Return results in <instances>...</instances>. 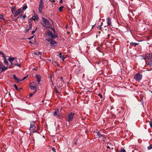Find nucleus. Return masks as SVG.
I'll use <instances>...</instances> for the list:
<instances>
[{
	"mask_svg": "<svg viewBox=\"0 0 152 152\" xmlns=\"http://www.w3.org/2000/svg\"><path fill=\"white\" fill-rule=\"evenodd\" d=\"M42 20L43 23H42V25L47 28H49L50 26V22L49 21L48 19L44 18H42Z\"/></svg>",
	"mask_w": 152,
	"mask_h": 152,
	"instance_id": "1",
	"label": "nucleus"
},
{
	"mask_svg": "<svg viewBox=\"0 0 152 152\" xmlns=\"http://www.w3.org/2000/svg\"><path fill=\"white\" fill-rule=\"evenodd\" d=\"M35 128L36 126L34 124V121H31L30 123V130L31 131L33 132H36Z\"/></svg>",
	"mask_w": 152,
	"mask_h": 152,
	"instance_id": "2",
	"label": "nucleus"
},
{
	"mask_svg": "<svg viewBox=\"0 0 152 152\" xmlns=\"http://www.w3.org/2000/svg\"><path fill=\"white\" fill-rule=\"evenodd\" d=\"M44 7V2L42 0H40L39 8V11L41 13L43 10Z\"/></svg>",
	"mask_w": 152,
	"mask_h": 152,
	"instance_id": "3",
	"label": "nucleus"
},
{
	"mask_svg": "<svg viewBox=\"0 0 152 152\" xmlns=\"http://www.w3.org/2000/svg\"><path fill=\"white\" fill-rule=\"evenodd\" d=\"M74 115V113H70L68 114L67 116L68 121L70 122L72 121Z\"/></svg>",
	"mask_w": 152,
	"mask_h": 152,
	"instance_id": "4",
	"label": "nucleus"
},
{
	"mask_svg": "<svg viewBox=\"0 0 152 152\" xmlns=\"http://www.w3.org/2000/svg\"><path fill=\"white\" fill-rule=\"evenodd\" d=\"M142 75L139 73L137 74L134 76V78L137 80L140 81L142 78Z\"/></svg>",
	"mask_w": 152,
	"mask_h": 152,
	"instance_id": "5",
	"label": "nucleus"
},
{
	"mask_svg": "<svg viewBox=\"0 0 152 152\" xmlns=\"http://www.w3.org/2000/svg\"><path fill=\"white\" fill-rule=\"evenodd\" d=\"M23 12V11L21 9H18L17 11L15 12V14L14 16L16 17L19 14H20V13H22Z\"/></svg>",
	"mask_w": 152,
	"mask_h": 152,
	"instance_id": "6",
	"label": "nucleus"
},
{
	"mask_svg": "<svg viewBox=\"0 0 152 152\" xmlns=\"http://www.w3.org/2000/svg\"><path fill=\"white\" fill-rule=\"evenodd\" d=\"M48 35L49 36H50V37H51V38H53V39H54L55 38H56L57 37V36L56 35H54L53 33H52V32L51 31H49L48 32Z\"/></svg>",
	"mask_w": 152,
	"mask_h": 152,
	"instance_id": "7",
	"label": "nucleus"
},
{
	"mask_svg": "<svg viewBox=\"0 0 152 152\" xmlns=\"http://www.w3.org/2000/svg\"><path fill=\"white\" fill-rule=\"evenodd\" d=\"M35 83L34 82H32L30 83V85L29 86V87L30 88L32 89L33 90H36V87L34 86V84Z\"/></svg>",
	"mask_w": 152,
	"mask_h": 152,
	"instance_id": "8",
	"label": "nucleus"
},
{
	"mask_svg": "<svg viewBox=\"0 0 152 152\" xmlns=\"http://www.w3.org/2000/svg\"><path fill=\"white\" fill-rule=\"evenodd\" d=\"M150 55V53L146 54L145 55V57L144 58V60L147 59L148 60H151V58Z\"/></svg>",
	"mask_w": 152,
	"mask_h": 152,
	"instance_id": "9",
	"label": "nucleus"
},
{
	"mask_svg": "<svg viewBox=\"0 0 152 152\" xmlns=\"http://www.w3.org/2000/svg\"><path fill=\"white\" fill-rule=\"evenodd\" d=\"M111 19L110 18H107L106 19L107 22L108 26H110L111 24Z\"/></svg>",
	"mask_w": 152,
	"mask_h": 152,
	"instance_id": "10",
	"label": "nucleus"
},
{
	"mask_svg": "<svg viewBox=\"0 0 152 152\" xmlns=\"http://www.w3.org/2000/svg\"><path fill=\"white\" fill-rule=\"evenodd\" d=\"M57 43V42L55 41L53 39L51 40V42H50V46L52 47H54V44H55Z\"/></svg>",
	"mask_w": 152,
	"mask_h": 152,
	"instance_id": "11",
	"label": "nucleus"
},
{
	"mask_svg": "<svg viewBox=\"0 0 152 152\" xmlns=\"http://www.w3.org/2000/svg\"><path fill=\"white\" fill-rule=\"evenodd\" d=\"M36 77L37 78V80L38 82V84L41 81V76L40 75H36Z\"/></svg>",
	"mask_w": 152,
	"mask_h": 152,
	"instance_id": "12",
	"label": "nucleus"
},
{
	"mask_svg": "<svg viewBox=\"0 0 152 152\" xmlns=\"http://www.w3.org/2000/svg\"><path fill=\"white\" fill-rule=\"evenodd\" d=\"M63 78L62 77H60L58 78V81L59 83L61 84V85H62L63 83Z\"/></svg>",
	"mask_w": 152,
	"mask_h": 152,
	"instance_id": "13",
	"label": "nucleus"
},
{
	"mask_svg": "<svg viewBox=\"0 0 152 152\" xmlns=\"http://www.w3.org/2000/svg\"><path fill=\"white\" fill-rule=\"evenodd\" d=\"M13 78L14 79L16 80V81L18 82H20V81H21V79H18V78L15 75H13Z\"/></svg>",
	"mask_w": 152,
	"mask_h": 152,
	"instance_id": "14",
	"label": "nucleus"
},
{
	"mask_svg": "<svg viewBox=\"0 0 152 152\" xmlns=\"http://www.w3.org/2000/svg\"><path fill=\"white\" fill-rule=\"evenodd\" d=\"M148 65L149 66L151 67H152L150 70H148V71H151L152 70V60H150V61L149 62Z\"/></svg>",
	"mask_w": 152,
	"mask_h": 152,
	"instance_id": "15",
	"label": "nucleus"
},
{
	"mask_svg": "<svg viewBox=\"0 0 152 152\" xmlns=\"http://www.w3.org/2000/svg\"><path fill=\"white\" fill-rule=\"evenodd\" d=\"M58 56L60 58H61V59L63 61H64L65 59V58L61 53H60L59 54Z\"/></svg>",
	"mask_w": 152,
	"mask_h": 152,
	"instance_id": "16",
	"label": "nucleus"
},
{
	"mask_svg": "<svg viewBox=\"0 0 152 152\" xmlns=\"http://www.w3.org/2000/svg\"><path fill=\"white\" fill-rule=\"evenodd\" d=\"M17 58L14 57H12L9 58L8 59L9 61H10V63L12 64V61H14L15 59H16Z\"/></svg>",
	"mask_w": 152,
	"mask_h": 152,
	"instance_id": "17",
	"label": "nucleus"
},
{
	"mask_svg": "<svg viewBox=\"0 0 152 152\" xmlns=\"http://www.w3.org/2000/svg\"><path fill=\"white\" fill-rule=\"evenodd\" d=\"M34 54L35 55H37V56H40L41 55H42V53L40 52H38L37 51H36L34 52Z\"/></svg>",
	"mask_w": 152,
	"mask_h": 152,
	"instance_id": "18",
	"label": "nucleus"
},
{
	"mask_svg": "<svg viewBox=\"0 0 152 152\" xmlns=\"http://www.w3.org/2000/svg\"><path fill=\"white\" fill-rule=\"evenodd\" d=\"M1 69L2 70V71H4L5 70H6L8 69V67H5L4 66L3 64V66L2 67V68H1Z\"/></svg>",
	"mask_w": 152,
	"mask_h": 152,
	"instance_id": "19",
	"label": "nucleus"
},
{
	"mask_svg": "<svg viewBox=\"0 0 152 152\" xmlns=\"http://www.w3.org/2000/svg\"><path fill=\"white\" fill-rule=\"evenodd\" d=\"M58 110L57 109H56L55 111L54 112L53 115L54 116H56L57 115L58 113Z\"/></svg>",
	"mask_w": 152,
	"mask_h": 152,
	"instance_id": "20",
	"label": "nucleus"
},
{
	"mask_svg": "<svg viewBox=\"0 0 152 152\" xmlns=\"http://www.w3.org/2000/svg\"><path fill=\"white\" fill-rule=\"evenodd\" d=\"M130 43V44L131 45H132L134 46H136V45H137L138 44V43H136L131 42V43Z\"/></svg>",
	"mask_w": 152,
	"mask_h": 152,
	"instance_id": "21",
	"label": "nucleus"
},
{
	"mask_svg": "<svg viewBox=\"0 0 152 152\" xmlns=\"http://www.w3.org/2000/svg\"><path fill=\"white\" fill-rule=\"evenodd\" d=\"M97 135H98V136L99 137H101L103 136V135L102 134H101L99 132H97Z\"/></svg>",
	"mask_w": 152,
	"mask_h": 152,
	"instance_id": "22",
	"label": "nucleus"
},
{
	"mask_svg": "<svg viewBox=\"0 0 152 152\" xmlns=\"http://www.w3.org/2000/svg\"><path fill=\"white\" fill-rule=\"evenodd\" d=\"M15 10V7H13L11 9V11L12 13H14V12Z\"/></svg>",
	"mask_w": 152,
	"mask_h": 152,
	"instance_id": "23",
	"label": "nucleus"
},
{
	"mask_svg": "<svg viewBox=\"0 0 152 152\" xmlns=\"http://www.w3.org/2000/svg\"><path fill=\"white\" fill-rule=\"evenodd\" d=\"M64 7L63 6H61L59 8V10L60 12H61L63 10V9Z\"/></svg>",
	"mask_w": 152,
	"mask_h": 152,
	"instance_id": "24",
	"label": "nucleus"
},
{
	"mask_svg": "<svg viewBox=\"0 0 152 152\" xmlns=\"http://www.w3.org/2000/svg\"><path fill=\"white\" fill-rule=\"evenodd\" d=\"M13 65L15 66H17L19 67H20V63H15L14 64H13Z\"/></svg>",
	"mask_w": 152,
	"mask_h": 152,
	"instance_id": "25",
	"label": "nucleus"
},
{
	"mask_svg": "<svg viewBox=\"0 0 152 152\" xmlns=\"http://www.w3.org/2000/svg\"><path fill=\"white\" fill-rule=\"evenodd\" d=\"M0 18L2 20L5 21V20L3 16L2 15H0Z\"/></svg>",
	"mask_w": 152,
	"mask_h": 152,
	"instance_id": "26",
	"label": "nucleus"
},
{
	"mask_svg": "<svg viewBox=\"0 0 152 152\" xmlns=\"http://www.w3.org/2000/svg\"><path fill=\"white\" fill-rule=\"evenodd\" d=\"M152 149V145H151L148 147V150H150Z\"/></svg>",
	"mask_w": 152,
	"mask_h": 152,
	"instance_id": "27",
	"label": "nucleus"
},
{
	"mask_svg": "<svg viewBox=\"0 0 152 152\" xmlns=\"http://www.w3.org/2000/svg\"><path fill=\"white\" fill-rule=\"evenodd\" d=\"M36 90H35L34 92L33 93H31L29 94L30 96H32L36 92Z\"/></svg>",
	"mask_w": 152,
	"mask_h": 152,
	"instance_id": "28",
	"label": "nucleus"
},
{
	"mask_svg": "<svg viewBox=\"0 0 152 152\" xmlns=\"http://www.w3.org/2000/svg\"><path fill=\"white\" fill-rule=\"evenodd\" d=\"M27 8V5H25L23 7V10H25Z\"/></svg>",
	"mask_w": 152,
	"mask_h": 152,
	"instance_id": "29",
	"label": "nucleus"
},
{
	"mask_svg": "<svg viewBox=\"0 0 152 152\" xmlns=\"http://www.w3.org/2000/svg\"><path fill=\"white\" fill-rule=\"evenodd\" d=\"M121 152H126V151L124 149L121 148Z\"/></svg>",
	"mask_w": 152,
	"mask_h": 152,
	"instance_id": "30",
	"label": "nucleus"
},
{
	"mask_svg": "<svg viewBox=\"0 0 152 152\" xmlns=\"http://www.w3.org/2000/svg\"><path fill=\"white\" fill-rule=\"evenodd\" d=\"M34 18L35 19L37 20H38L39 19V17L37 15H34Z\"/></svg>",
	"mask_w": 152,
	"mask_h": 152,
	"instance_id": "31",
	"label": "nucleus"
},
{
	"mask_svg": "<svg viewBox=\"0 0 152 152\" xmlns=\"http://www.w3.org/2000/svg\"><path fill=\"white\" fill-rule=\"evenodd\" d=\"M14 86L15 87V89L16 90H18V87L15 84L14 85Z\"/></svg>",
	"mask_w": 152,
	"mask_h": 152,
	"instance_id": "32",
	"label": "nucleus"
},
{
	"mask_svg": "<svg viewBox=\"0 0 152 152\" xmlns=\"http://www.w3.org/2000/svg\"><path fill=\"white\" fill-rule=\"evenodd\" d=\"M3 64L0 61V69L2 68V67L3 66Z\"/></svg>",
	"mask_w": 152,
	"mask_h": 152,
	"instance_id": "33",
	"label": "nucleus"
},
{
	"mask_svg": "<svg viewBox=\"0 0 152 152\" xmlns=\"http://www.w3.org/2000/svg\"><path fill=\"white\" fill-rule=\"evenodd\" d=\"M22 15H23V14H22L21 15H20V16L18 17L16 19H15V21L16 20H17V19H18V18H21V17L22 18Z\"/></svg>",
	"mask_w": 152,
	"mask_h": 152,
	"instance_id": "34",
	"label": "nucleus"
},
{
	"mask_svg": "<svg viewBox=\"0 0 152 152\" xmlns=\"http://www.w3.org/2000/svg\"><path fill=\"white\" fill-rule=\"evenodd\" d=\"M32 24L31 23H30L29 25V29H30L32 28Z\"/></svg>",
	"mask_w": 152,
	"mask_h": 152,
	"instance_id": "35",
	"label": "nucleus"
},
{
	"mask_svg": "<svg viewBox=\"0 0 152 152\" xmlns=\"http://www.w3.org/2000/svg\"><path fill=\"white\" fill-rule=\"evenodd\" d=\"M98 95L101 99L102 98V96L100 93H99Z\"/></svg>",
	"mask_w": 152,
	"mask_h": 152,
	"instance_id": "36",
	"label": "nucleus"
},
{
	"mask_svg": "<svg viewBox=\"0 0 152 152\" xmlns=\"http://www.w3.org/2000/svg\"><path fill=\"white\" fill-rule=\"evenodd\" d=\"M4 63L5 64H8V61H7L5 59L4 60Z\"/></svg>",
	"mask_w": 152,
	"mask_h": 152,
	"instance_id": "37",
	"label": "nucleus"
},
{
	"mask_svg": "<svg viewBox=\"0 0 152 152\" xmlns=\"http://www.w3.org/2000/svg\"><path fill=\"white\" fill-rule=\"evenodd\" d=\"M27 77V76L24 77L23 79H21V81L23 80H24L26 79Z\"/></svg>",
	"mask_w": 152,
	"mask_h": 152,
	"instance_id": "38",
	"label": "nucleus"
},
{
	"mask_svg": "<svg viewBox=\"0 0 152 152\" xmlns=\"http://www.w3.org/2000/svg\"><path fill=\"white\" fill-rule=\"evenodd\" d=\"M52 150L54 152H56V150L55 149V148L53 147L52 148Z\"/></svg>",
	"mask_w": 152,
	"mask_h": 152,
	"instance_id": "39",
	"label": "nucleus"
},
{
	"mask_svg": "<svg viewBox=\"0 0 152 152\" xmlns=\"http://www.w3.org/2000/svg\"><path fill=\"white\" fill-rule=\"evenodd\" d=\"M26 16L25 15L23 16L22 15V18L23 19H24L25 18H26Z\"/></svg>",
	"mask_w": 152,
	"mask_h": 152,
	"instance_id": "40",
	"label": "nucleus"
},
{
	"mask_svg": "<svg viewBox=\"0 0 152 152\" xmlns=\"http://www.w3.org/2000/svg\"><path fill=\"white\" fill-rule=\"evenodd\" d=\"M46 40L48 41V42H51V40L52 39H46Z\"/></svg>",
	"mask_w": 152,
	"mask_h": 152,
	"instance_id": "41",
	"label": "nucleus"
},
{
	"mask_svg": "<svg viewBox=\"0 0 152 152\" xmlns=\"http://www.w3.org/2000/svg\"><path fill=\"white\" fill-rule=\"evenodd\" d=\"M55 89L56 90V93H59V91H58L57 90V89H56V88H55Z\"/></svg>",
	"mask_w": 152,
	"mask_h": 152,
	"instance_id": "42",
	"label": "nucleus"
},
{
	"mask_svg": "<svg viewBox=\"0 0 152 152\" xmlns=\"http://www.w3.org/2000/svg\"><path fill=\"white\" fill-rule=\"evenodd\" d=\"M36 29L35 30H34V31H32L31 32L32 34H34L35 33V31H36Z\"/></svg>",
	"mask_w": 152,
	"mask_h": 152,
	"instance_id": "43",
	"label": "nucleus"
},
{
	"mask_svg": "<svg viewBox=\"0 0 152 152\" xmlns=\"http://www.w3.org/2000/svg\"><path fill=\"white\" fill-rule=\"evenodd\" d=\"M98 28H99L101 30V28H102V27H101V26H98Z\"/></svg>",
	"mask_w": 152,
	"mask_h": 152,
	"instance_id": "44",
	"label": "nucleus"
},
{
	"mask_svg": "<svg viewBox=\"0 0 152 152\" xmlns=\"http://www.w3.org/2000/svg\"><path fill=\"white\" fill-rule=\"evenodd\" d=\"M29 30H30V29L29 28L26 29V32H27V33L28 32V31Z\"/></svg>",
	"mask_w": 152,
	"mask_h": 152,
	"instance_id": "45",
	"label": "nucleus"
},
{
	"mask_svg": "<svg viewBox=\"0 0 152 152\" xmlns=\"http://www.w3.org/2000/svg\"><path fill=\"white\" fill-rule=\"evenodd\" d=\"M150 126L152 128V123L151 121L150 122Z\"/></svg>",
	"mask_w": 152,
	"mask_h": 152,
	"instance_id": "46",
	"label": "nucleus"
},
{
	"mask_svg": "<svg viewBox=\"0 0 152 152\" xmlns=\"http://www.w3.org/2000/svg\"><path fill=\"white\" fill-rule=\"evenodd\" d=\"M2 55L3 57L5 58V54L3 53L2 54Z\"/></svg>",
	"mask_w": 152,
	"mask_h": 152,
	"instance_id": "47",
	"label": "nucleus"
},
{
	"mask_svg": "<svg viewBox=\"0 0 152 152\" xmlns=\"http://www.w3.org/2000/svg\"><path fill=\"white\" fill-rule=\"evenodd\" d=\"M150 56H151V60H152V53H150Z\"/></svg>",
	"mask_w": 152,
	"mask_h": 152,
	"instance_id": "48",
	"label": "nucleus"
},
{
	"mask_svg": "<svg viewBox=\"0 0 152 152\" xmlns=\"http://www.w3.org/2000/svg\"><path fill=\"white\" fill-rule=\"evenodd\" d=\"M34 36H32L30 38H29L28 39L29 40H30L31 39H32L33 37Z\"/></svg>",
	"mask_w": 152,
	"mask_h": 152,
	"instance_id": "49",
	"label": "nucleus"
},
{
	"mask_svg": "<svg viewBox=\"0 0 152 152\" xmlns=\"http://www.w3.org/2000/svg\"><path fill=\"white\" fill-rule=\"evenodd\" d=\"M141 57H142V59H144V58L145 57V56H141Z\"/></svg>",
	"mask_w": 152,
	"mask_h": 152,
	"instance_id": "50",
	"label": "nucleus"
},
{
	"mask_svg": "<svg viewBox=\"0 0 152 152\" xmlns=\"http://www.w3.org/2000/svg\"><path fill=\"white\" fill-rule=\"evenodd\" d=\"M3 72L2 69H0V74Z\"/></svg>",
	"mask_w": 152,
	"mask_h": 152,
	"instance_id": "51",
	"label": "nucleus"
},
{
	"mask_svg": "<svg viewBox=\"0 0 152 152\" xmlns=\"http://www.w3.org/2000/svg\"><path fill=\"white\" fill-rule=\"evenodd\" d=\"M3 53L2 52L0 51V55H2Z\"/></svg>",
	"mask_w": 152,
	"mask_h": 152,
	"instance_id": "52",
	"label": "nucleus"
},
{
	"mask_svg": "<svg viewBox=\"0 0 152 152\" xmlns=\"http://www.w3.org/2000/svg\"><path fill=\"white\" fill-rule=\"evenodd\" d=\"M29 43H30V44H33V42H32V41H29Z\"/></svg>",
	"mask_w": 152,
	"mask_h": 152,
	"instance_id": "53",
	"label": "nucleus"
},
{
	"mask_svg": "<svg viewBox=\"0 0 152 152\" xmlns=\"http://www.w3.org/2000/svg\"><path fill=\"white\" fill-rule=\"evenodd\" d=\"M51 82L52 83V84H53H53H53V83L52 82V79H51Z\"/></svg>",
	"mask_w": 152,
	"mask_h": 152,
	"instance_id": "54",
	"label": "nucleus"
},
{
	"mask_svg": "<svg viewBox=\"0 0 152 152\" xmlns=\"http://www.w3.org/2000/svg\"><path fill=\"white\" fill-rule=\"evenodd\" d=\"M62 3V0H61L60 1H59L60 3L61 4V3Z\"/></svg>",
	"mask_w": 152,
	"mask_h": 152,
	"instance_id": "55",
	"label": "nucleus"
},
{
	"mask_svg": "<svg viewBox=\"0 0 152 152\" xmlns=\"http://www.w3.org/2000/svg\"><path fill=\"white\" fill-rule=\"evenodd\" d=\"M102 24H103V23H101V24L100 26H101L102 25Z\"/></svg>",
	"mask_w": 152,
	"mask_h": 152,
	"instance_id": "56",
	"label": "nucleus"
},
{
	"mask_svg": "<svg viewBox=\"0 0 152 152\" xmlns=\"http://www.w3.org/2000/svg\"><path fill=\"white\" fill-rule=\"evenodd\" d=\"M21 89H22V88H20L18 90H20Z\"/></svg>",
	"mask_w": 152,
	"mask_h": 152,
	"instance_id": "57",
	"label": "nucleus"
},
{
	"mask_svg": "<svg viewBox=\"0 0 152 152\" xmlns=\"http://www.w3.org/2000/svg\"><path fill=\"white\" fill-rule=\"evenodd\" d=\"M52 79V77L51 76H50V79Z\"/></svg>",
	"mask_w": 152,
	"mask_h": 152,
	"instance_id": "58",
	"label": "nucleus"
},
{
	"mask_svg": "<svg viewBox=\"0 0 152 152\" xmlns=\"http://www.w3.org/2000/svg\"><path fill=\"white\" fill-rule=\"evenodd\" d=\"M33 69L34 70H36V69Z\"/></svg>",
	"mask_w": 152,
	"mask_h": 152,
	"instance_id": "59",
	"label": "nucleus"
},
{
	"mask_svg": "<svg viewBox=\"0 0 152 152\" xmlns=\"http://www.w3.org/2000/svg\"><path fill=\"white\" fill-rule=\"evenodd\" d=\"M59 86H61V85H60V84H59Z\"/></svg>",
	"mask_w": 152,
	"mask_h": 152,
	"instance_id": "60",
	"label": "nucleus"
},
{
	"mask_svg": "<svg viewBox=\"0 0 152 152\" xmlns=\"http://www.w3.org/2000/svg\"><path fill=\"white\" fill-rule=\"evenodd\" d=\"M75 144H77V143H76V142H75Z\"/></svg>",
	"mask_w": 152,
	"mask_h": 152,
	"instance_id": "61",
	"label": "nucleus"
},
{
	"mask_svg": "<svg viewBox=\"0 0 152 152\" xmlns=\"http://www.w3.org/2000/svg\"><path fill=\"white\" fill-rule=\"evenodd\" d=\"M107 148H109V146H107Z\"/></svg>",
	"mask_w": 152,
	"mask_h": 152,
	"instance_id": "62",
	"label": "nucleus"
},
{
	"mask_svg": "<svg viewBox=\"0 0 152 152\" xmlns=\"http://www.w3.org/2000/svg\"><path fill=\"white\" fill-rule=\"evenodd\" d=\"M57 85H58V83H57Z\"/></svg>",
	"mask_w": 152,
	"mask_h": 152,
	"instance_id": "63",
	"label": "nucleus"
}]
</instances>
